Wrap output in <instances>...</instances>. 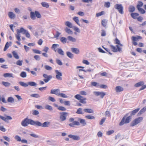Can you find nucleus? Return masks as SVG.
<instances>
[{
  "label": "nucleus",
  "mask_w": 146,
  "mask_h": 146,
  "mask_svg": "<svg viewBox=\"0 0 146 146\" xmlns=\"http://www.w3.org/2000/svg\"><path fill=\"white\" fill-rule=\"evenodd\" d=\"M28 124L32 125H40V123L38 121H35L32 119H29L27 118L25 119L21 123V125L24 127H26Z\"/></svg>",
  "instance_id": "nucleus-1"
},
{
  "label": "nucleus",
  "mask_w": 146,
  "mask_h": 146,
  "mask_svg": "<svg viewBox=\"0 0 146 146\" xmlns=\"http://www.w3.org/2000/svg\"><path fill=\"white\" fill-rule=\"evenodd\" d=\"M127 116L128 114H127L124 116L119 123L120 126H122L124 124L128 123L130 122L131 119V116L127 117Z\"/></svg>",
  "instance_id": "nucleus-2"
},
{
  "label": "nucleus",
  "mask_w": 146,
  "mask_h": 146,
  "mask_svg": "<svg viewBox=\"0 0 146 146\" xmlns=\"http://www.w3.org/2000/svg\"><path fill=\"white\" fill-rule=\"evenodd\" d=\"M35 16L38 18H40L41 17L40 13L37 11H35V12H31L30 17L32 19L35 20L36 19Z\"/></svg>",
  "instance_id": "nucleus-3"
},
{
  "label": "nucleus",
  "mask_w": 146,
  "mask_h": 146,
  "mask_svg": "<svg viewBox=\"0 0 146 146\" xmlns=\"http://www.w3.org/2000/svg\"><path fill=\"white\" fill-rule=\"evenodd\" d=\"M143 118L142 117H140L135 119L131 123L130 125L131 126H134L137 124L139 123L143 120Z\"/></svg>",
  "instance_id": "nucleus-4"
},
{
  "label": "nucleus",
  "mask_w": 146,
  "mask_h": 146,
  "mask_svg": "<svg viewBox=\"0 0 146 146\" xmlns=\"http://www.w3.org/2000/svg\"><path fill=\"white\" fill-rule=\"evenodd\" d=\"M74 98L79 100L80 102L82 104H85L86 103V98L83 97L80 94H77L75 96Z\"/></svg>",
  "instance_id": "nucleus-5"
},
{
  "label": "nucleus",
  "mask_w": 146,
  "mask_h": 146,
  "mask_svg": "<svg viewBox=\"0 0 146 146\" xmlns=\"http://www.w3.org/2000/svg\"><path fill=\"white\" fill-rule=\"evenodd\" d=\"M115 9L118 10L119 13L121 14L123 13V7L121 4H116L114 6Z\"/></svg>",
  "instance_id": "nucleus-6"
},
{
  "label": "nucleus",
  "mask_w": 146,
  "mask_h": 146,
  "mask_svg": "<svg viewBox=\"0 0 146 146\" xmlns=\"http://www.w3.org/2000/svg\"><path fill=\"white\" fill-rule=\"evenodd\" d=\"M110 47L112 50V51L114 52H116L117 51H118L120 52H122L121 48H120L118 45L116 46L117 48L115 46L112 45H110Z\"/></svg>",
  "instance_id": "nucleus-7"
},
{
  "label": "nucleus",
  "mask_w": 146,
  "mask_h": 146,
  "mask_svg": "<svg viewBox=\"0 0 146 146\" xmlns=\"http://www.w3.org/2000/svg\"><path fill=\"white\" fill-rule=\"evenodd\" d=\"M43 76L44 78L43 79V81L45 83L48 82L52 78V76L51 75H48L46 74H43Z\"/></svg>",
  "instance_id": "nucleus-8"
},
{
  "label": "nucleus",
  "mask_w": 146,
  "mask_h": 146,
  "mask_svg": "<svg viewBox=\"0 0 146 146\" xmlns=\"http://www.w3.org/2000/svg\"><path fill=\"white\" fill-rule=\"evenodd\" d=\"M68 113L66 112H62L60 113V119L62 121H65L66 119V117Z\"/></svg>",
  "instance_id": "nucleus-9"
},
{
  "label": "nucleus",
  "mask_w": 146,
  "mask_h": 146,
  "mask_svg": "<svg viewBox=\"0 0 146 146\" xmlns=\"http://www.w3.org/2000/svg\"><path fill=\"white\" fill-rule=\"evenodd\" d=\"M55 72L56 73V78L59 80H62V74L61 72H59L58 70H56Z\"/></svg>",
  "instance_id": "nucleus-10"
},
{
  "label": "nucleus",
  "mask_w": 146,
  "mask_h": 146,
  "mask_svg": "<svg viewBox=\"0 0 146 146\" xmlns=\"http://www.w3.org/2000/svg\"><path fill=\"white\" fill-rule=\"evenodd\" d=\"M93 93L96 96H100V97L102 98H103L106 94V93L104 92L94 91V92Z\"/></svg>",
  "instance_id": "nucleus-11"
},
{
  "label": "nucleus",
  "mask_w": 146,
  "mask_h": 146,
  "mask_svg": "<svg viewBox=\"0 0 146 146\" xmlns=\"http://www.w3.org/2000/svg\"><path fill=\"white\" fill-rule=\"evenodd\" d=\"M60 93V90L59 89H52L50 91V94H54L57 96H59Z\"/></svg>",
  "instance_id": "nucleus-12"
},
{
  "label": "nucleus",
  "mask_w": 146,
  "mask_h": 146,
  "mask_svg": "<svg viewBox=\"0 0 146 146\" xmlns=\"http://www.w3.org/2000/svg\"><path fill=\"white\" fill-rule=\"evenodd\" d=\"M0 118L6 122L8 120H11L12 119L11 116L8 115H6V117H5L0 115Z\"/></svg>",
  "instance_id": "nucleus-13"
},
{
  "label": "nucleus",
  "mask_w": 146,
  "mask_h": 146,
  "mask_svg": "<svg viewBox=\"0 0 146 146\" xmlns=\"http://www.w3.org/2000/svg\"><path fill=\"white\" fill-rule=\"evenodd\" d=\"M68 137L74 140H78L80 139V137L78 136L74 135L72 134L69 135H68Z\"/></svg>",
  "instance_id": "nucleus-14"
},
{
  "label": "nucleus",
  "mask_w": 146,
  "mask_h": 146,
  "mask_svg": "<svg viewBox=\"0 0 146 146\" xmlns=\"http://www.w3.org/2000/svg\"><path fill=\"white\" fill-rule=\"evenodd\" d=\"M40 123V125H37L38 126H42V127H48L50 124V122L48 121H46L44 122L42 124L40 122H39Z\"/></svg>",
  "instance_id": "nucleus-15"
},
{
  "label": "nucleus",
  "mask_w": 146,
  "mask_h": 146,
  "mask_svg": "<svg viewBox=\"0 0 146 146\" xmlns=\"http://www.w3.org/2000/svg\"><path fill=\"white\" fill-rule=\"evenodd\" d=\"M68 125L71 127H74L75 125H79L80 123L78 121H74L72 123L69 124Z\"/></svg>",
  "instance_id": "nucleus-16"
},
{
  "label": "nucleus",
  "mask_w": 146,
  "mask_h": 146,
  "mask_svg": "<svg viewBox=\"0 0 146 146\" xmlns=\"http://www.w3.org/2000/svg\"><path fill=\"white\" fill-rule=\"evenodd\" d=\"M115 90L116 92L118 93L123 91V88L120 86H117L116 87Z\"/></svg>",
  "instance_id": "nucleus-17"
},
{
  "label": "nucleus",
  "mask_w": 146,
  "mask_h": 146,
  "mask_svg": "<svg viewBox=\"0 0 146 146\" xmlns=\"http://www.w3.org/2000/svg\"><path fill=\"white\" fill-rule=\"evenodd\" d=\"M71 50L73 52L76 54H79L80 52L79 49L77 48H71Z\"/></svg>",
  "instance_id": "nucleus-18"
},
{
  "label": "nucleus",
  "mask_w": 146,
  "mask_h": 146,
  "mask_svg": "<svg viewBox=\"0 0 146 146\" xmlns=\"http://www.w3.org/2000/svg\"><path fill=\"white\" fill-rule=\"evenodd\" d=\"M3 76L5 78L9 77L13 78L14 77L13 74L11 73H5L3 74Z\"/></svg>",
  "instance_id": "nucleus-19"
},
{
  "label": "nucleus",
  "mask_w": 146,
  "mask_h": 146,
  "mask_svg": "<svg viewBox=\"0 0 146 146\" xmlns=\"http://www.w3.org/2000/svg\"><path fill=\"white\" fill-rule=\"evenodd\" d=\"M142 38V37L139 36H133L132 37V39L133 41H137L139 39H141Z\"/></svg>",
  "instance_id": "nucleus-20"
},
{
  "label": "nucleus",
  "mask_w": 146,
  "mask_h": 146,
  "mask_svg": "<svg viewBox=\"0 0 146 146\" xmlns=\"http://www.w3.org/2000/svg\"><path fill=\"white\" fill-rule=\"evenodd\" d=\"M78 120L80 121L82 126H85L86 125V123L85 119L79 118L78 119Z\"/></svg>",
  "instance_id": "nucleus-21"
},
{
  "label": "nucleus",
  "mask_w": 146,
  "mask_h": 146,
  "mask_svg": "<svg viewBox=\"0 0 146 146\" xmlns=\"http://www.w3.org/2000/svg\"><path fill=\"white\" fill-rule=\"evenodd\" d=\"M67 38L68 40L72 42H75L76 41V38H74L71 36H68Z\"/></svg>",
  "instance_id": "nucleus-22"
},
{
  "label": "nucleus",
  "mask_w": 146,
  "mask_h": 146,
  "mask_svg": "<svg viewBox=\"0 0 146 146\" xmlns=\"http://www.w3.org/2000/svg\"><path fill=\"white\" fill-rule=\"evenodd\" d=\"M83 111L86 113H93L94 112V110L91 109L89 108H85L83 110Z\"/></svg>",
  "instance_id": "nucleus-23"
},
{
  "label": "nucleus",
  "mask_w": 146,
  "mask_h": 146,
  "mask_svg": "<svg viewBox=\"0 0 146 146\" xmlns=\"http://www.w3.org/2000/svg\"><path fill=\"white\" fill-rule=\"evenodd\" d=\"M27 31V30L23 28H21L20 30L17 29V33L20 34L21 33H22L23 34H24V33L25 32Z\"/></svg>",
  "instance_id": "nucleus-24"
},
{
  "label": "nucleus",
  "mask_w": 146,
  "mask_h": 146,
  "mask_svg": "<svg viewBox=\"0 0 146 146\" xmlns=\"http://www.w3.org/2000/svg\"><path fill=\"white\" fill-rule=\"evenodd\" d=\"M9 17L11 19H14L15 17V15L13 12H9L8 13Z\"/></svg>",
  "instance_id": "nucleus-25"
},
{
  "label": "nucleus",
  "mask_w": 146,
  "mask_h": 146,
  "mask_svg": "<svg viewBox=\"0 0 146 146\" xmlns=\"http://www.w3.org/2000/svg\"><path fill=\"white\" fill-rule=\"evenodd\" d=\"M76 113L79 114L83 115L84 114L82 109V108H80L78 109Z\"/></svg>",
  "instance_id": "nucleus-26"
},
{
  "label": "nucleus",
  "mask_w": 146,
  "mask_h": 146,
  "mask_svg": "<svg viewBox=\"0 0 146 146\" xmlns=\"http://www.w3.org/2000/svg\"><path fill=\"white\" fill-rule=\"evenodd\" d=\"M73 20L79 26H80V25L79 23V20L78 18L77 17H74L73 18Z\"/></svg>",
  "instance_id": "nucleus-27"
},
{
  "label": "nucleus",
  "mask_w": 146,
  "mask_h": 146,
  "mask_svg": "<svg viewBox=\"0 0 146 146\" xmlns=\"http://www.w3.org/2000/svg\"><path fill=\"white\" fill-rule=\"evenodd\" d=\"M41 4L43 7L47 8H48L49 6L48 3L46 2H42L41 3Z\"/></svg>",
  "instance_id": "nucleus-28"
},
{
  "label": "nucleus",
  "mask_w": 146,
  "mask_h": 146,
  "mask_svg": "<svg viewBox=\"0 0 146 146\" xmlns=\"http://www.w3.org/2000/svg\"><path fill=\"white\" fill-rule=\"evenodd\" d=\"M144 84V83L143 82L141 81L136 84L134 86L136 87H139L141 86H143Z\"/></svg>",
  "instance_id": "nucleus-29"
},
{
  "label": "nucleus",
  "mask_w": 146,
  "mask_h": 146,
  "mask_svg": "<svg viewBox=\"0 0 146 146\" xmlns=\"http://www.w3.org/2000/svg\"><path fill=\"white\" fill-rule=\"evenodd\" d=\"M65 24L67 26L70 28H72V23L69 21H66L65 23Z\"/></svg>",
  "instance_id": "nucleus-30"
},
{
  "label": "nucleus",
  "mask_w": 146,
  "mask_h": 146,
  "mask_svg": "<svg viewBox=\"0 0 146 146\" xmlns=\"http://www.w3.org/2000/svg\"><path fill=\"white\" fill-rule=\"evenodd\" d=\"M57 51L59 54L62 56L64 55V52L61 49L58 48Z\"/></svg>",
  "instance_id": "nucleus-31"
},
{
  "label": "nucleus",
  "mask_w": 146,
  "mask_h": 146,
  "mask_svg": "<svg viewBox=\"0 0 146 146\" xmlns=\"http://www.w3.org/2000/svg\"><path fill=\"white\" fill-rule=\"evenodd\" d=\"M139 15V14L137 13H132L131 14V17L134 19H137V17Z\"/></svg>",
  "instance_id": "nucleus-32"
},
{
  "label": "nucleus",
  "mask_w": 146,
  "mask_h": 146,
  "mask_svg": "<svg viewBox=\"0 0 146 146\" xmlns=\"http://www.w3.org/2000/svg\"><path fill=\"white\" fill-rule=\"evenodd\" d=\"M66 54L67 56L69 58L72 59L74 57V55L70 52H67Z\"/></svg>",
  "instance_id": "nucleus-33"
},
{
  "label": "nucleus",
  "mask_w": 146,
  "mask_h": 146,
  "mask_svg": "<svg viewBox=\"0 0 146 146\" xmlns=\"http://www.w3.org/2000/svg\"><path fill=\"white\" fill-rule=\"evenodd\" d=\"M7 101L9 102L12 103L14 102V99L12 97H10L8 98Z\"/></svg>",
  "instance_id": "nucleus-34"
},
{
  "label": "nucleus",
  "mask_w": 146,
  "mask_h": 146,
  "mask_svg": "<svg viewBox=\"0 0 146 146\" xmlns=\"http://www.w3.org/2000/svg\"><path fill=\"white\" fill-rule=\"evenodd\" d=\"M12 54L13 56L16 59H18L19 58V56L16 52L15 51H13L12 52Z\"/></svg>",
  "instance_id": "nucleus-35"
},
{
  "label": "nucleus",
  "mask_w": 146,
  "mask_h": 146,
  "mask_svg": "<svg viewBox=\"0 0 146 146\" xmlns=\"http://www.w3.org/2000/svg\"><path fill=\"white\" fill-rule=\"evenodd\" d=\"M19 83L21 86L23 87H26L28 86V83L27 84L22 82H19Z\"/></svg>",
  "instance_id": "nucleus-36"
},
{
  "label": "nucleus",
  "mask_w": 146,
  "mask_h": 146,
  "mask_svg": "<svg viewBox=\"0 0 146 146\" xmlns=\"http://www.w3.org/2000/svg\"><path fill=\"white\" fill-rule=\"evenodd\" d=\"M59 45L58 44H53L52 46V49H53L55 52H56L57 50L56 49L57 47L59 46Z\"/></svg>",
  "instance_id": "nucleus-37"
},
{
  "label": "nucleus",
  "mask_w": 146,
  "mask_h": 146,
  "mask_svg": "<svg viewBox=\"0 0 146 146\" xmlns=\"http://www.w3.org/2000/svg\"><path fill=\"white\" fill-rule=\"evenodd\" d=\"M139 110V108H137L131 112V116L135 115Z\"/></svg>",
  "instance_id": "nucleus-38"
},
{
  "label": "nucleus",
  "mask_w": 146,
  "mask_h": 146,
  "mask_svg": "<svg viewBox=\"0 0 146 146\" xmlns=\"http://www.w3.org/2000/svg\"><path fill=\"white\" fill-rule=\"evenodd\" d=\"M65 31L69 34L72 35L73 34V32L72 31L67 27L65 28Z\"/></svg>",
  "instance_id": "nucleus-39"
},
{
  "label": "nucleus",
  "mask_w": 146,
  "mask_h": 146,
  "mask_svg": "<svg viewBox=\"0 0 146 146\" xmlns=\"http://www.w3.org/2000/svg\"><path fill=\"white\" fill-rule=\"evenodd\" d=\"M45 108L47 110L50 111H51L52 110V107L50 106L46 105L45 106Z\"/></svg>",
  "instance_id": "nucleus-40"
},
{
  "label": "nucleus",
  "mask_w": 146,
  "mask_h": 146,
  "mask_svg": "<svg viewBox=\"0 0 146 146\" xmlns=\"http://www.w3.org/2000/svg\"><path fill=\"white\" fill-rule=\"evenodd\" d=\"M28 84L31 86H35L37 85V84L34 82H29Z\"/></svg>",
  "instance_id": "nucleus-41"
},
{
  "label": "nucleus",
  "mask_w": 146,
  "mask_h": 146,
  "mask_svg": "<svg viewBox=\"0 0 146 146\" xmlns=\"http://www.w3.org/2000/svg\"><path fill=\"white\" fill-rule=\"evenodd\" d=\"M91 84L93 86L96 87H98L100 86L98 83L94 82H91Z\"/></svg>",
  "instance_id": "nucleus-42"
},
{
  "label": "nucleus",
  "mask_w": 146,
  "mask_h": 146,
  "mask_svg": "<svg viewBox=\"0 0 146 146\" xmlns=\"http://www.w3.org/2000/svg\"><path fill=\"white\" fill-rule=\"evenodd\" d=\"M60 40L63 43H65L66 42L67 39L66 38L62 37L60 38Z\"/></svg>",
  "instance_id": "nucleus-43"
},
{
  "label": "nucleus",
  "mask_w": 146,
  "mask_h": 146,
  "mask_svg": "<svg viewBox=\"0 0 146 146\" xmlns=\"http://www.w3.org/2000/svg\"><path fill=\"white\" fill-rule=\"evenodd\" d=\"M23 61L18 60L16 62V64L19 66H21L23 64Z\"/></svg>",
  "instance_id": "nucleus-44"
},
{
  "label": "nucleus",
  "mask_w": 146,
  "mask_h": 146,
  "mask_svg": "<svg viewBox=\"0 0 146 146\" xmlns=\"http://www.w3.org/2000/svg\"><path fill=\"white\" fill-rule=\"evenodd\" d=\"M135 10V7L133 6H130L129 8V11L130 12H133Z\"/></svg>",
  "instance_id": "nucleus-45"
},
{
  "label": "nucleus",
  "mask_w": 146,
  "mask_h": 146,
  "mask_svg": "<svg viewBox=\"0 0 146 146\" xmlns=\"http://www.w3.org/2000/svg\"><path fill=\"white\" fill-rule=\"evenodd\" d=\"M2 84L6 87H8L10 86L11 84L10 83L8 82H2Z\"/></svg>",
  "instance_id": "nucleus-46"
},
{
  "label": "nucleus",
  "mask_w": 146,
  "mask_h": 146,
  "mask_svg": "<svg viewBox=\"0 0 146 146\" xmlns=\"http://www.w3.org/2000/svg\"><path fill=\"white\" fill-rule=\"evenodd\" d=\"M146 110V108L144 107L143 109H141L138 113V114L139 115L142 114Z\"/></svg>",
  "instance_id": "nucleus-47"
},
{
  "label": "nucleus",
  "mask_w": 146,
  "mask_h": 146,
  "mask_svg": "<svg viewBox=\"0 0 146 146\" xmlns=\"http://www.w3.org/2000/svg\"><path fill=\"white\" fill-rule=\"evenodd\" d=\"M58 109L62 111H65L66 110V108L64 107L60 106L58 107Z\"/></svg>",
  "instance_id": "nucleus-48"
},
{
  "label": "nucleus",
  "mask_w": 146,
  "mask_h": 146,
  "mask_svg": "<svg viewBox=\"0 0 146 146\" xmlns=\"http://www.w3.org/2000/svg\"><path fill=\"white\" fill-rule=\"evenodd\" d=\"M20 76L23 78H24L27 76V74L25 72H22L20 73Z\"/></svg>",
  "instance_id": "nucleus-49"
},
{
  "label": "nucleus",
  "mask_w": 146,
  "mask_h": 146,
  "mask_svg": "<svg viewBox=\"0 0 146 146\" xmlns=\"http://www.w3.org/2000/svg\"><path fill=\"white\" fill-rule=\"evenodd\" d=\"M85 117L88 119H95V117L93 116L90 115H86L85 116Z\"/></svg>",
  "instance_id": "nucleus-50"
},
{
  "label": "nucleus",
  "mask_w": 146,
  "mask_h": 146,
  "mask_svg": "<svg viewBox=\"0 0 146 146\" xmlns=\"http://www.w3.org/2000/svg\"><path fill=\"white\" fill-rule=\"evenodd\" d=\"M138 10L141 14H144L145 13V11L143 9L141 8H137Z\"/></svg>",
  "instance_id": "nucleus-51"
},
{
  "label": "nucleus",
  "mask_w": 146,
  "mask_h": 146,
  "mask_svg": "<svg viewBox=\"0 0 146 146\" xmlns=\"http://www.w3.org/2000/svg\"><path fill=\"white\" fill-rule=\"evenodd\" d=\"M44 67L45 69L48 70H51L52 69V67L47 65H45Z\"/></svg>",
  "instance_id": "nucleus-52"
},
{
  "label": "nucleus",
  "mask_w": 146,
  "mask_h": 146,
  "mask_svg": "<svg viewBox=\"0 0 146 146\" xmlns=\"http://www.w3.org/2000/svg\"><path fill=\"white\" fill-rule=\"evenodd\" d=\"M138 4L137 6V8H140V7H141L143 5V3L141 1H138Z\"/></svg>",
  "instance_id": "nucleus-53"
},
{
  "label": "nucleus",
  "mask_w": 146,
  "mask_h": 146,
  "mask_svg": "<svg viewBox=\"0 0 146 146\" xmlns=\"http://www.w3.org/2000/svg\"><path fill=\"white\" fill-rule=\"evenodd\" d=\"M9 46V44L8 42H7L5 45L4 48V51H5L8 48Z\"/></svg>",
  "instance_id": "nucleus-54"
},
{
  "label": "nucleus",
  "mask_w": 146,
  "mask_h": 146,
  "mask_svg": "<svg viewBox=\"0 0 146 146\" xmlns=\"http://www.w3.org/2000/svg\"><path fill=\"white\" fill-rule=\"evenodd\" d=\"M56 63L59 65L61 66L62 65V63L61 61L58 59H56Z\"/></svg>",
  "instance_id": "nucleus-55"
},
{
  "label": "nucleus",
  "mask_w": 146,
  "mask_h": 146,
  "mask_svg": "<svg viewBox=\"0 0 146 146\" xmlns=\"http://www.w3.org/2000/svg\"><path fill=\"white\" fill-rule=\"evenodd\" d=\"M15 139L18 141H21V137L18 135H16L15 137Z\"/></svg>",
  "instance_id": "nucleus-56"
},
{
  "label": "nucleus",
  "mask_w": 146,
  "mask_h": 146,
  "mask_svg": "<svg viewBox=\"0 0 146 146\" xmlns=\"http://www.w3.org/2000/svg\"><path fill=\"white\" fill-rule=\"evenodd\" d=\"M31 96L35 98H38L40 97V95L38 94H33L31 95Z\"/></svg>",
  "instance_id": "nucleus-57"
},
{
  "label": "nucleus",
  "mask_w": 146,
  "mask_h": 146,
  "mask_svg": "<svg viewBox=\"0 0 146 146\" xmlns=\"http://www.w3.org/2000/svg\"><path fill=\"white\" fill-rule=\"evenodd\" d=\"M59 96H60V97L64 98H66L68 97V96L65 94L63 93H60Z\"/></svg>",
  "instance_id": "nucleus-58"
},
{
  "label": "nucleus",
  "mask_w": 146,
  "mask_h": 146,
  "mask_svg": "<svg viewBox=\"0 0 146 146\" xmlns=\"http://www.w3.org/2000/svg\"><path fill=\"white\" fill-rule=\"evenodd\" d=\"M78 33H80V29L78 27L75 26H74L72 27Z\"/></svg>",
  "instance_id": "nucleus-59"
},
{
  "label": "nucleus",
  "mask_w": 146,
  "mask_h": 146,
  "mask_svg": "<svg viewBox=\"0 0 146 146\" xmlns=\"http://www.w3.org/2000/svg\"><path fill=\"white\" fill-rule=\"evenodd\" d=\"M16 37L18 40L19 41L21 40L20 34L17 33V34L15 35Z\"/></svg>",
  "instance_id": "nucleus-60"
},
{
  "label": "nucleus",
  "mask_w": 146,
  "mask_h": 146,
  "mask_svg": "<svg viewBox=\"0 0 146 146\" xmlns=\"http://www.w3.org/2000/svg\"><path fill=\"white\" fill-rule=\"evenodd\" d=\"M104 13V12L103 11H102L98 13H96V16L97 17H98L100 16L103 15Z\"/></svg>",
  "instance_id": "nucleus-61"
},
{
  "label": "nucleus",
  "mask_w": 146,
  "mask_h": 146,
  "mask_svg": "<svg viewBox=\"0 0 146 146\" xmlns=\"http://www.w3.org/2000/svg\"><path fill=\"white\" fill-rule=\"evenodd\" d=\"M102 25L104 27H105L106 25V22L105 20H103L102 22Z\"/></svg>",
  "instance_id": "nucleus-62"
},
{
  "label": "nucleus",
  "mask_w": 146,
  "mask_h": 146,
  "mask_svg": "<svg viewBox=\"0 0 146 146\" xmlns=\"http://www.w3.org/2000/svg\"><path fill=\"white\" fill-rule=\"evenodd\" d=\"M34 58L35 59L38 61H39L40 59V57L38 55H36L34 56Z\"/></svg>",
  "instance_id": "nucleus-63"
},
{
  "label": "nucleus",
  "mask_w": 146,
  "mask_h": 146,
  "mask_svg": "<svg viewBox=\"0 0 146 146\" xmlns=\"http://www.w3.org/2000/svg\"><path fill=\"white\" fill-rule=\"evenodd\" d=\"M110 3L109 2H105L104 6L107 7L109 8L110 7Z\"/></svg>",
  "instance_id": "nucleus-64"
}]
</instances>
